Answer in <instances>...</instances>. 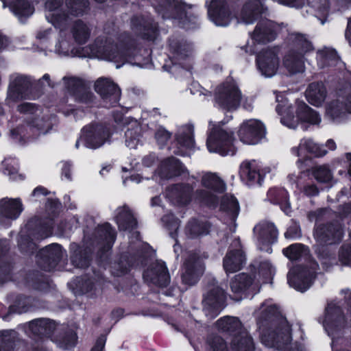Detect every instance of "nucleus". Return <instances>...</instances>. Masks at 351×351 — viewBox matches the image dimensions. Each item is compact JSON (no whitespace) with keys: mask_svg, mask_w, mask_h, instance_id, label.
<instances>
[{"mask_svg":"<svg viewBox=\"0 0 351 351\" xmlns=\"http://www.w3.org/2000/svg\"><path fill=\"white\" fill-rule=\"evenodd\" d=\"M134 40L123 34L115 41L111 37H99L92 46V53L99 58L117 62L125 60L132 55Z\"/></svg>","mask_w":351,"mask_h":351,"instance_id":"obj_1","label":"nucleus"},{"mask_svg":"<svg viewBox=\"0 0 351 351\" xmlns=\"http://www.w3.org/2000/svg\"><path fill=\"white\" fill-rule=\"evenodd\" d=\"M293 47L285 55L282 64L292 74L302 73L304 71L305 53L313 50V47L304 36L295 33L291 35Z\"/></svg>","mask_w":351,"mask_h":351,"instance_id":"obj_2","label":"nucleus"},{"mask_svg":"<svg viewBox=\"0 0 351 351\" xmlns=\"http://www.w3.org/2000/svg\"><path fill=\"white\" fill-rule=\"evenodd\" d=\"M299 121L317 124L321 119L317 112L303 101H297L295 106H289L282 115L281 122L290 128H295Z\"/></svg>","mask_w":351,"mask_h":351,"instance_id":"obj_3","label":"nucleus"},{"mask_svg":"<svg viewBox=\"0 0 351 351\" xmlns=\"http://www.w3.org/2000/svg\"><path fill=\"white\" fill-rule=\"evenodd\" d=\"M233 133L215 126L207 139V147L210 152H218L221 155H234Z\"/></svg>","mask_w":351,"mask_h":351,"instance_id":"obj_4","label":"nucleus"},{"mask_svg":"<svg viewBox=\"0 0 351 351\" xmlns=\"http://www.w3.org/2000/svg\"><path fill=\"white\" fill-rule=\"evenodd\" d=\"M241 97V91L232 80H228L219 86L215 94V100L218 105L228 110L237 109Z\"/></svg>","mask_w":351,"mask_h":351,"instance_id":"obj_5","label":"nucleus"},{"mask_svg":"<svg viewBox=\"0 0 351 351\" xmlns=\"http://www.w3.org/2000/svg\"><path fill=\"white\" fill-rule=\"evenodd\" d=\"M278 53L279 49L278 47L263 49L259 53L256 62L262 75L270 77L276 73L280 66Z\"/></svg>","mask_w":351,"mask_h":351,"instance_id":"obj_6","label":"nucleus"},{"mask_svg":"<svg viewBox=\"0 0 351 351\" xmlns=\"http://www.w3.org/2000/svg\"><path fill=\"white\" fill-rule=\"evenodd\" d=\"M280 327L277 331L261 332V341L268 347L282 348L291 341L290 327L286 320L280 318Z\"/></svg>","mask_w":351,"mask_h":351,"instance_id":"obj_7","label":"nucleus"},{"mask_svg":"<svg viewBox=\"0 0 351 351\" xmlns=\"http://www.w3.org/2000/svg\"><path fill=\"white\" fill-rule=\"evenodd\" d=\"M264 125L257 119L244 121L238 132L241 141L247 145H254L265 136Z\"/></svg>","mask_w":351,"mask_h":351,"instance_id":"obj_8","label":"nucleus"},{"mask_svg":"<svg viewBox=\"0 0 351 351\" xmlns=\"http://www.w3.org/2000/svg\"><path fill=\"white\" fill-rule=\"evenodd\" d=\"M30 86L31 82L27 76L19 73L12 74L10 76L7 101L16 102L24 98Z\"/></svg>","mask_w":351,"mask_h":351,"instance_id":"obj_9","label":"nucleus"},{"mask_svg":"<svg viewBox=\"0 0 351 351\" xmlns=\"http://www.w3.org/2000/svg\"><path fill=\"white\" fill-rule=\"evenodd\" d=\"M204 267L199 256L195 253H191L184 263L182 282L188 285H195L203 271Z\"/></svg>","mask_w":351,"mask_h":351,"instance_id":"obj_10","label":"nucleus"},{"mask_svg":"<svg viewBox=\"0 0 351 351\" xmlns=\"http://www.w3.org/2000/svg\"><path fill=\"white\" fill-rule=\"evenodd\" d=\"M314 277L313 272L302 266L293 267L287 275L290 286L302 292L310 287Z\"/></svg>","mask_w":351,"mask_h":351,"instance_id":"obj_11","label":"nucleus"},{"mask_svg":"<svg viewBox=\"0 0 351 351\" xmlns=\"http://www.w3.org/2000/svg\"><path fill=\"white\" fill-rule=\"evenodd\" d=\"M109 136L108 131L102 125H89L83 129L80 139L88 147L95 149L104 145Z\"/></svg>","mask_w":351,"mask_h":351,"instance_id":"obj_12","label":"nucleus"},{"mask_svg":"<svg viewBox=\"0 0 351 351\" xmlns=\"http://www.w3.org/2000/svg\"><path fill=\"white\" fill-rule=\"evenodd\" d=\"M95 90L106 102L108 107L117 104L121 97L118 86L106 78L98 79L95 84Z\"/></svg>","mask_w":351,"mask_h":351,"instance_id":"obj_13","label":"nucleus"},{"mask_svg":"<svg viewBox=\"0 0 351 351\" xmlns=\"http://www.w3.org/2000/svg\"><path fill=\"white\" fill-rule=\"evenodd\" d=\"M342 229L339 224L319 225L314 231V237L320 244L332 243L341 239Z\"/></svg>","mask_w":351,"mask_h":351,"instance_id":"obj_14","label":"nucleus"},{"mask_svg":"<svg viewBox=\"0 0 351 351\" xmlns=\"http://www.w3.org/2000/svg\"><path fill=\"white\" fill-rule=\"evenodd\" d=\"M254 233L258 240L260 248L268 245L277 240L278 230L273 223L261 221L254 228Z\"/></svg>","mask_w":351,"mask_h":351,"instance_id":"obj_15","label":"nucleus"},{"mask_svg":"<svg viewBox=\"0 0 351 351\" xmlns=\"http://www.w3.org/2000/svg\"><path fill=\"white\" fill-rule=\"evenodd\" d=\"M143 277L146 280L159 287H166L170 281V276L165 263L158 261L145 271Z\"/></svg>","mask_w":351,"mask_h":351,"instance_id":"obj_16","label":"nucleus"},{"mask_svg":"<svg viewBox=\"0 0 351 351\" xmlns=\"http://www.w3.org/2000/svg\"><path fill=\"white\" fill-rule=\"evenodd\" d=\"M346 113L351 114V91L348 90L343 94L339 95V97L332 101L327 108V114L332 119L341 117Z\"/></svg>","mask_w":351,"mask_h":351,"instance_id":"obj_17","label":"nucleus"},{"mask_svg":"<svg viewBox=\"0 0 351 351\" xmlns=\"http://www.w3.org/2000/svg\"><path fill=\"white\" fill-rule=\"evenodd\" d=\"M226 295L224 291L215 285V280H213V285L205 296L204 300V308L206 311H214L215 315L222 306L225 301Z\"/></svg>","mask_w":351,"mask_h":351,"instance_id":"obj_18","label":"nucleus"},{"mask_svg":"<svg viewBox=\"0 0 351 351\" xmlns=\"http://www.w3.org/2000/svg\"><path fill=\"white\" fill-rule=\"evenodd\" d=\"M63 254L61 246L58 244L53 243L45 247L39 252V256L44 262V264H46V265H42L41 266L45 270H51L62 258Z\"/></svg>","mask_w":351,"mask_h":351,"instance_id":"obj_19","label":"nucleus"},{"mask_svg":"<svg viewBox=\"0 0 351 351\" xmlns=\"http://www.w3.org/2000/svg\"><path fill=\"white\" fill-rule=\"evenodd\" d=\"M192 188L189 184H176L167 191V197L175 204L186 205L191 201Z\"/></svg>","mask_w":351,"mask_h":351,"instance_id":"obj_20","label":"nucleus"},{"mask_svg":"<svg viewBox=\"0 0 351 351\" xmlns=\"http://www.w3.org/2000/svg\"><path fill=\"white\" fill-rule=\"evenodd\" d=\"M246 263V258L241 250H230L223 258V266L227 274L241 270Z\"/></svg>","mask_w":351,"mask_h":351,"instance_id":"obj_21","label":"nucleus"},{"mask_svg":"<svg viewBox=\"0 0 351 351\" xmlns=\"http://www.w3.org/2000/svg\"><path fill=\"white\" fill-rule=\"evenodd\" d=\"M60 5V0H47L45 3V8L48 11L46 18L56 27L62 28L67 23L69 16L60 13L58 10Z\"/></svg>","mask_w":351,"mask_h":351,"instance_id":"obj_22","label":"nucleus"},{"mask_svg":"<svg viewBox=\"0 0 351 351\" xmlns=\"http://www.w3.org/2000/svg\"><path fill=\"white\" fill-rule=\"evenodd\" d=\"M261 166L256 160L245 161L241 165L240 176L243 179L247 180L252 183L261 184L263 175L266 173L261 171Z\"/></svg>","mask_w":351,"mask_h":351,"instance_id":"obj_23","label":"nucleus"},{"mask_svg":"<svg viewBox=\"0 0 351 351\" xmlns=\"http://www.w3.org/2000/svg\"><path fill=\"white\" fill-rule=\"evenodd\" d=\"M23 210V205L19 199L3 198L0 200V221L1 217L15 219Z\"/></svg>","mask_w":351,"mask_h":351,"instance_id":"obj_24","label":"nucleus"},{"mask_svg":"<svg viewBox=\"0 0 351 351\" xmlns=\"http://www.w3.org/2000/svg\"><path fill=\"white\" fill-rule=\"evenodd\" d=\"M275 36L274 23L271 21H263L256 26L252 38L257 43H265L274 40Z\"/></svg>","mask_w":351,"mask_h":351,"instance_id":"obj_25","label":"nucleus"},{"mask_svg":"<svg viewBox=\"0 0 351 351\" xmlns=\"http://www.w3.org/2000/svg\"><path fill=\"white\" fill-rule=\"evenodd\" d=\"M133 29L140 34L142 38L147 40H154L158 34L156 24L154 23L152 20L143 21L138 18H134L132 21Z\"/></svg>","mask_w":351,"mask_h":351,"instance_id":"obj_26","label":"nucleus"},{"mask_svg":"<svg viewBox=\"0 0 351 351\" xmlns=\"http://www.w3.org/2000/svg\"><path fill=\"white\" fill-rule=\"evenodd\" d=\"M305 95L311 104L319 106L325 101L326 90L322 83H311L308 85Z\"/></svg>","mask_w":351,"mask_h":351,"instance_id":"obj_27","label":"nucleus"},{"mask_svg":"<svg viewBox=\"0 0 351 351\" xmlns=\"http://www.w3.org/2000/svg\"><path fill=\"white\" fill-rule=\"evenodd\" d=\"M231 348L234 351H254V350L252 339L245 330L235 335L231 343Z\"/></svg>","mask_w":351,"mask_h":351,"instance_id":"obj_28","label":"nucleus"},{"mask_svg":"<svg viewBox=\"0 0 351 351\" xmlns=\"http://www.w3.org/2000/svg\"><path fill=\"white\" fill-rule=\"evenodd\" d=\"M344 317L341 315V310L335 303L328 304L326 309V317L324 325L326 328L330 326H339L344 324Z\"/></svg>","mask_w":351,"mask_h":351,"instance_id":"obj_29","label":"nucleus"},{"mask_svg":"<svg viewBox=\"0 0 351 351\" xmlns=\"http://www.w3.org/2000/svg\"><path fill=\"white\" fill-rule=\"evenodd\" d=\"M116 219L120 230H126L133 229L137 224L136 219L126 206H123L117 209Z\"/></svg>","mask_w":351,"mask_h":351,"instance_id":"obj_30","label":"nucleus"},{"mask_svg":"<svg viewBox=\"0 0 351 351\" xmlns=\"http://www.w3.org/2000/svg\"><path fill=\"white\" fill-rule=\"evenodd\" d=\"M29 328L36 335L49 336L55 329V324L49 319H38L29 322Z\"/></svg>","mask_w":351,"mask_h":351,"instance_id":"obj_31","label":"nucleus"},{"mask_svg":"<svg viewBox=\"0 0 351 351\" xmlns=\"http://www.w3.org/2000/svg\"><path fill=\"white\" fill-rule=\"evenodd\" d=\"M219 330L230 333L239 332L243 330L240 320L235 317H224L217 320L216 323Z\"/></svg>","mask_w":351,"mask_h":351,"instance_id":"obj_32","label":"nucleus"},{"mask_svg":"<svg viewBox=\"0 0 351 351\" xmlns=\"http://www.w3.org/2000/svg\"><path fill=\"white\" fill-rule=\"evenodd\" d=\"M252 278L244 273L238 274L234 277L230 282L232 291L235 294H242L252 285Z\"/></svg>","mask_w":351,"mask_h":351,"instance_id":"obj_33","label":"nucleus"},{"mask_svg":"<svg viewBox=\"0 0 351 351\" xmlns=\"http://www.w3.org/2000/svg\"><path fill=\"white\" fill-rule=\"evenodd\" d=\"M180 167L179 160L173 157H170L162 161L159 173L162 178H170L177 175Z\"/></svg>","mask_w":351,"mask_h":351,"instance_id":"obj_34","label":"nucleus"},{"mask_svg":"<svg viewBox=\"0 0 351 351\" xmlns=\"http://www.w3.org/2000/svg\"><path fill=\"white\" fill-rule=\"evenodd\" d=\"M304 149L317 156H322L326 154V151L322 150L318 145L309 138L302 139L299 147L293 148V152L295 153L298 156H300L302 155Z\"/></svg>","mask_w":351,"mask_h":351,"instance_id":"obj_35","label":"nucleus"},{"mask_svg":"<svg viewBox=\"0 0 351 351\" xmlns=\"http://www.w3.org/2000/svg\"><path fill=\"white\" fill-rule=\"evenodd\" d=\"M71 32L75 40L78 44L85 43L90 35V29L82 21H77L75 23Z\"/></svg>","mask_w":351,"mask_h":351,"instance_id":"obj_36","label":"nucleus"},{"mask_svg":"<svg viewBox=\"0 0 351 351\" xmlns=\"http://www.w3.org/2000/svg\"><path fill=\"white\" fill-rule=\"evenodd\" d=\"M259 4L258 0H253L243 7L241 15L244 23L250 24L255 21L260 13Z\"/></svg>","mask_w":351,"mask_h":351,"instance_id":"obj_37","label":"nucleus"},{"mask_svg":"<svg viewBox=\"0 0 351 351\" xmlns=\"http://www.w3.org/2000/svg\"><path fill=\"white\" fill-rule=\"evenodd\" d=\"M202 184L204 186L215 191L223 192L226 189V184L216 174L207 173L202 178Z\"/></svg>","mask_w":351,"mask_h":351,"instance_id":"obj_38","label":"nucleus"},{"mask_svg":"<svg viewBox=\"0 0 351 351\" xmlns=\"http://www.w3.org/2000/svg\"><path fill=\"white\" fill-rule=\"evenodd\" d=\"M186 233L192 239L206 235L208 233V226L204 222L193 219L188 223Z\"/></svg>","mask_w":351,"mask_h":351,"instance_id":"obj_39","label":"nucleus"},{"mask_svg":"<svg viewBox=\"0 0 351 351\" xmlns=\"http://www.w3.org/2000/svg\"><path fill=\"white\" fill-rule=\"evenodd\" d=\"M177 141L180 145L186 148H192L195 143L193 126L183 127L177 135Z\"/></svg>","mask_w":351,"mask_h":351,"instance_id":"obj_40","label":"nucleus"},{"mask_svg":"<svg viewBox=\"0 0 351 351\" xmlns=\"http://www.w3.org/2000/svg\"><path fill=\"white\" fill-rule=\"evenodd\" d=\"M16 339V332L14 330L0 332V351H13Z\"/></svg>","mask_w":351,"mask_h":351,"instance_id":"obj_41","label":"nucleus"},{"mask_svg":"<svg viewBox=\"0 0 351 351\" xmlns=\"http://www.w3.org/2000/svg\"><path fill=\"white\" fill-rule=\"evenodd\" d=\"M11 10L19 16H29L33 14L34 8L24 0H18L10 5Z\"/></svg>","mask_w":351,"mask_h":351,"instance_id":"obj_42","label":"nucleus"},{"mask_svg":"<svg viewBox=\"0 0 351 351\" xmlns=\"http://www.w3.org/2000/svg\"><path fill=\"white\" fill-rule=\"evenodd\" d=\"M221 209L230 212L231 217L234 219L239 214V206L237 199L231 195L225 196L221 202Z\"/></svg>","mask_w":351,"mask_h":351,"instance_id":"obj_43","label":"nucleus"},{"mask_svg":"<svg viewBox=\"0 0 351 351\" xmlns=\"http://www.w3.org/2000/svg\"><path fill=\"white\" fill-rule=\"evenodd\" d=\"M97 233L101 239L106 241L108 249L112 247L115 240V232L109 223H105L97 228Z\"/></svg>","mask_w":351,"mask_h":351,"instance_id":"obj_44","label":"nucleus"},{"mask_svg":"<svg viewBox=\"0 0 351 351\" xmlns=\"http://www.w3.org/2000/svg\"><path fill=\"white\" fill-rule=\"evenodd\" d=\"M283 253L290 260H297L306 254L307 251L303 245L295 243L285 249Z\"/></svg>","mask_w":351,"mask_h":351,"instance_id":"obj_45","label":"nucleus"},{"mask_svg":"<svg viewBox=\"0 0 351 351\" xmlns=\"http://www.w3.org/2000/svg\"><path fill=\"white\" fill-rule=\"evenodd\" d=\"M66 6L71 15L82 14L87 6L86 0H66Z\"/></svg>","mask_w":351,"mask_h":351,"instance_id":"obj_46","label":"nucleus"},{"mask_svg":"<svg viewBox=\"0 0 351 351\" xmlns=\"http://www.w3.org/2000/svg\"><path fill=\"white\" fill-rule=\"evenodd\" d=\"M140 127L137 123L125 132V145L130 149H135L138 143Z\"/></svg>","mask_w":351,"mask_h":351,"instance_id":"obj_47","label":"nucleus"},{"mask_svg":"<svg viewBox=\"0 0 351 351\" xmlns=\"http://www.w3.org/2000/svg\"><path fill=\"white\" fill-rule=\"evenodd\" d=\"M313 176L319 182H328L332 178L330 170L326 166L315 167L313 171Z\"/></svg>","mask_w":351,"mask_h":351,"instance_id":"obj_48","label":"nucleus"},{"mask_svg":"<svg viewBox=\"0 0 351 351\" xmlns=\"http://www.w3.org/2000/svg\"><path fill=\"white\" fill-rule=\"evenodd\" d=\"M213 14V21L217 25L226 26L229 24L230 14L225 8H222L219 10H214Z\"/></svg>","mask_w":351,"mask_h":351,"instance_id":"obj_49","label":"nucleus"},{"mask_svg":"<svg viewBox=\"0 0 351 351\" xmlns=\"http://www.w3.org/2000/svg\"><path fill=\"white\" fill-rule=\"evenodd\" d=\"M196 198L201 202L208 206H215L217 203V198L211 192L200 190L196 191Z\"/></svg>","mask_w":351,"mask_h":351,"instance_id":"obj_50","label":"nucleus"},{"mask_svg":"<svg viewBox=\"0 0 351 351\" xmlns=\"http://www.w3.org/2000/svg\"><path fill=\"white\" fill-rule=\"evenodd\" d=\"M208 351H228L226 341L219 336H214L209 339Z\"/></svg>","mask_w":351,"mask_h":351,"instance_id":"obj_51","label":"nucleus"},{"mask_svg":"<svg viewBox=\"0 0 351 351\" xmlns=\"http://www.w3.org/2000/svg\"><path fill=\"white\" fill-rule=\"evenodd\" d=\"M339 261L344 265L351 267V243L344 244L339 254Z\"/></svg>","mask_w":351,"mask_h":351,"instance_id":"obj_52","label":"nucleus"},{"mask_svg":"<svg viewBox=\"0 0 351 351\" xmlns=\"http://www.w3.org/2000/svg\"><path fill=\"white\" fill-rule=\"evenodd\" d=\"M191 52V47L189 45H182L174 51V58L180 60L189 57Z\"/></svg>","mask_w":351,"mask_h":351,"instance_id":"obj_53","label":"nucleus"},{"mask_svg":"<svg viewBox=\"0 0 351 351\" xmlns=\"http://www.w3.org/2000/svg\"><path fill=\"white\" fill-rule=\"evenodd\" d=\"M156 139L160 145H164L171 137V134L164 128H160L157 130Z\"/></svg>","mask_w":351,"mask_h":351,"instance_id":"obj_54","label":"nucleus"},{"mask_svg":"<svg viewBox=\"0 0 351 351\" xmlns=\"http://www.w3.org/2000/svg\"><path fill=\"white\" fill-rule=\"evenodd\" d=\"M73 264L77 267H86L89 264V260L87 257H82V256H79L75 254L72 258Z\"/></svg>","mask_w":351,"mask_h":351,"instance_id":"obj_55","label":"nucleus"},{"mask_svg":"<svg viewBox=\"0 0 351 351\" xmlns=\"http://www.w3.org/2000/svg\"><path fill=\"white\" fill-rule=\"evenodd\" d=\"M76 340V334L73 332H71L66 336V337L64 338L61 346L64 349H69L75 344Z\"/></svg>","mask_w":351,"mask_h":351,"instance_id":"obj_56","label":"nucleus"},{"mask_svg":"<svg viewBox=\"0 0 351 351\" xmlns=\"http://www.w3.org/2000/svg\"><path fill=\"white\" fill-rule=\"evenodd\" d=\"M286 238H298L300 237V228L297 224L291 226L285 233Z\"/></svg>","mask_w":351,"mask_h":351,"instance_id":"obj_57","label":"nucleus"},{"mask_svg":"<svg viewBox=\"0 0 351 351\" xmlns=\"http://www.w3.org/2000/svg\"><path fill=\"white\" fill-rule=\"evenodd\" d=\"M273 267L268 261H263L260 264L259 272L263 275L271 276L273 273Z\"/></svg>","mask_w":351,"mask_h":351,"instance_id":"obj_58","label":"nucleus"},{"mask_svg":"<svg viewBox=\"0 0 351 351\" xmlns=\"http://www.w3.org/2000/svg\"><path fill=\"white\" fill-rule=\"evenodd\" d=\"M263 311H266V315L263 317L264 319H271L274 318H276L278 317V313L277 308L274 306H270L267 309H264Z\"/></svg>","mask_w":351,"mask_h":351,"instance_id":"obj_59","label":"nucleus"},{"mask_svg":"<svg viewBox=\"0 0 351 351\" xmlns=\"http://www.w3.org/2000/svg\"><path fill=\"white\" fill-rule=\"evenodd\" d=\"M35 106L31 103H23L18 106L17 109L20 112H32Z\"/></svg>","mask_w":351,"mask_h":351,"instance_id":"obj_60","label":"nucleus"},{"mask_svg":"<svg viewBox=\"0 0 351 351\" xmlns=\"http://www.w3.org/2000/svg\"><path fill=\"white\" fill-rule=\"evenodd\" d=\"M77 97H78V99L80 101L85 103V104H88V103L91 102L94 97L92 93H90L89 91H86V90H84L82 93V95H80Z\"/></svg>","mask_w":351,"mask_h":351,"instance_id":"obj_61","label":"nucleus"},{"mask_svg":"<svg viewBox=\"0 0 351 351\" xmlns=\"http://www.w3.org/2000/svg\"><path fill=\"white\" fill-rule=\"evenodd\" d=\"M3 173L8 176L10 179L14 180H16L18 177H21V176L18 174L17 169L14 167H12L10 169L6 167L3 171Z\"/></svg>","mask_w":351,"mask_h":351,"instance_id":"obj_62","label":"nucleus"},{"mask_svg":"<svg viewBox=\"0 0 351 351\" xmlns=\"http://www.w3.org/2000/svg\"><path fill=\"white\" fill-rule=\"evenodd\" d=\"M304 193L308 196H313L317 195L319 191L315 185L311 184L304 188Z\"/></svg>","mask_w":351,"mask_h":351,"instance_id":"obj_63","label":"nucleus"},{"mask_svg":"<svg viewBox=\"0 0 351 351\" xmlns=\"http://www.w3.org/2000/svg\"><path fill=\"white\" fill-rule=\"evenodd\" d=\"M104 340L99 339L97 340L95 346L92 348L91 351H102L104 348Z\"/></svg>","mask_w":351,"mask_h":351,"instance_id":"obj_64","label":"nucleus"}]
</instances>
